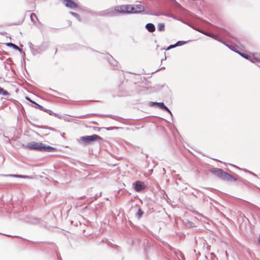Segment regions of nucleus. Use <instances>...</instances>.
<instances>
[{
	"label": "nucleus",
	"instance_id": "a211bd4d",
	"mask_svg": "<svg viewBox=\"0 0 260 260\" xmlns=\"http://www.w3.org/2000/svg\"><path fill=\"white\" fill-rule=\"evenodd\" d=\"M6 45L8 47H12L15 50H19L20 52L21 51L18 46L13 43H7Z\"/></svg>",
	"mask_w": 260,
	"mask_h": 260
},
{
	"label": "nucleus",
	"instance_id": "20e7f679",
	"mask_svg": "<svg viewBox=\"0 0 260 260\" xmlns=\"http://www.w3.org/2000/svg\"><path fill=\"white\" fill-rule=\"evenodd\" d=\"M42 144V142L32 141L27 143L26 147L29 150L41 151Z\"/></svg>",
	"mask_w": 260,
	"mask_h": 260
},
{
	"label": "nucleus",
	"instance_id": "6e6552de",
	"mask_svg": "<svg viewBox=\"0 0 260 260\" xmlns=\"http://www.w3.org/2000/svg\"><path fill=\"white\" fill-rule=\"evenodd\" d=\"M63 4L67 7L71 9H75L78 8V5L72 0H63Z\"/></svg>",
	"mask_w": 260,
	"mask_h": 260
},
{
	"label": "nucleus",
	"instance_id": "0eeeda50",
	"mask_svg": "<svg viewBox=\"0 0 260 260\" xmlns=\"http://www.w3.org/2000/svg\"><path fill=\"white\" fill-rule=\"evenodd\" d=\"M134 185V189L137 192H140L146 188V185L141 181H136Z\"/></svg>",
	"mask_w": 260,
	"mask_h": 260
},
{
	"label": "nucleus",
	"instance_id": "6ab92c4d",
	"mask_svg": "<svg viewBox=\"0 0 260 260\" xmlns=\"http://www.w3.org/2000/svg\"><path fill=\"white\" fill-rule=\"evenodd\" d=\"M136 9H137V13H140L143 12L145 10L143 6L141 5H137L135 6Z\"/></svg>",
	"mask_w": 260,
	"mask_h": 260
},
{
	"label": "nucleus",
	"instance_id": "423d86ee",
	"mask_svg": "<svg viewBox=\"0 0 260 260\" xmlns=\"http://www.w3.org/2000/svg\"><path fill=\"white\" fill-rule=\"evenodd\" d=\"M130 5H121L116 7L115 8V11L120 13L130 14Z\"/></svg>",
	"mask_w": 260,
	"mask_h": 260
},
{
	"label": "nucleus",
	"instance_id": "f8f14e48",
	"mask_svg": "<svg viewBox=\"0 0 260 260\" xmlns=\"http://www.w3.org/2000/svg\"><path fill=\"white\" fill-rule=\"evenodd\" d=\"M157 107L160 109L164 110V111L168 112L172 116V113L170 110L162 102H159L157 103Z\"/></svg>",
	"mask_w": 260,
	"mask_h": 260
},
{
	"label": "nucleus",
	"instance_id": "7ed1b4c3",
	"mask_svg": "<svg viewBox=\"0 0 260 260\" xmlns=\"http://www.w3.org/2000/svg\"><path fill=\"white\" fill-rule=\"evenodd\" d=\"M80 140L86 144H90L92 142L100 141L102 138L99 135L93 134L91 136H85L80 137Z\"/></svg>",
	"mask_w": 260,
	"mask_h": 260
},
{
	"label": "nucleus",
	"instance_id": "39448f33",
	"mask_svg": "<svg viewBox=\"0 0 260 260\" xmlns=\"http://www.w3.org/2000/svg\"><path fill=\"white\" fill-rule=\"evenodd\" d=\"M25 221L27 222H28L30 224H40L41 225L45 226H46V222H44L40 218H37L31 217V216L27 217L25 219Z\"/></svg>",
	"mask_w": 260,
	"mask_h": 260
},
{
	"label": "nucleus",
	"instance_id": "bb28decb",
	"mask_svg": "<svg viewBox=\"0 0 260 260\" xmlns=\"http://www.w3.org/2000/svg\"><path fill=\"white\" fill-rule=\"evenodd\" d=\"M130 14L131 13H137V9H136V8L135 6H133L131 5V8H130Z\"/></svg>",
	"mask_w": 260,
	"mask_h": 260
},
{
	"label": "nucleus",
	"instance_id": "ddd939ff",
	"mask_svg": "<svg viewBox=\"0 0 260 260\" xmlns=\"http://www.w3.org/2000/svg\"><path fill=\"white\" fill-rule=\"evenodd\" d=\"M219 37L225 39L226 37H231L229 32L223 29H218Z\"/></svg>",
	"mask_w": 260,
	"mask_h": 260
},
{
	"label": "nucleus",
	"instance_id": "f3484780",
	"mask_svg": "<svg viewBox=\"0 0 260 260\" xmlns=\"http://www.w3.org/2000/svg\"><path fill=\"white\" fill-rule=\"evenodd\" d=\"M0 176H6V177H16V178H23L27 177V176H23L21 175H15V174H8V175L0 174Z\"/></svg>",
	"mask_w": 260,
	"mask_h": 260
},
{
	"label": "nucleus",
	"instance_id": "8fccbe9b",
	"mask_svg": "<svg viewBox=\"0 0 260 260\" xmlns=\"http://www.w3.org/2000/svg\"><path fill=\"white\" fill-rule=\"evenodd\" d=\"M166 57H165V58L164 59V60H166ZM164 60V59H161V61L162 62V61Z\"/></svg>",
	"mask_w": 260,
	"mask_h": 260
},
{
	"label": "nucleus",
	"instance_id": "c756f323",
	"mask_svg": "<svg viewBox=\"0 0 260 260\" xmlns=\"http://www.w3.org/2000/svg\"><path fill=\"white\" fill-rule=\"evenodd\" d=\"M177 253H178V255L180 257H181L183 259H185V257L182 252L178 250V251L175 252V254H178Z\"/></svg>",
	"mask_w": 260,
	"mask_h": 260
},
{
	"label": "nucleus",
	"instance_id": "72a5a7b5",
	"mask_svg": "<svg viewBox=\"0 0 260 260\" xmlns=\"http://www.w3.org/2000/svg\"><path fill=\"white\" fill-rule=\"evenodd\" d=\"M25 99L26 100H27L28 101L30 102V103H31L32 104H35V103H36L35 101L31 100V99L30 98H29L28 96H26Z\"/></svg>",
	"mask_w": 260,
	"mask_h": 260
},
{
	"label": "nucleus",
	"instance_id": "09e8293b",
	"mask_svg": "<svg viewBox=\"0 0 260 260\" xmlns=\"http://www.w3.org/2000/svg\"><path fill=\"white\" fill-rule=\"evenodd\" d=\"M165 69V67H163L162 68H161L159 70H162V69Z\"/></svg>",
	"mask_w": 260,
	"mask_h": 260
},
{
	"label": "nucleus",
	"instance_id": "b1692460",
	"mask_svg": "<svg viewBox=\"0 0 260 260\" xmlns=\"http://www.w3.org/2000/svg\"><path fill=\"white\" fill-rule=\"evenodd\" d=\"M165 25L164 23H159L158 25L157 29L158 31H162L165 30Z\"/></svg>",
	"mask_w": 260,
	"mask_h": 260
},
{
	"label": "nucleus",
	"instance_id": "f704fd0d",
	"mask_svg": "<svg viewBox=\"0 0 260 260\" xmlns=\"http://www.w3.org/2000/svg\"><path fill=\"white\" fill-rule=\"evenodd\" d=\"M172 1L173 2H174V3H175V4H176V5L177 7H179V8H182V7L181 6V5H180L179 3H178L176 1V0H172Z\"/></svg>",
	"mask_w": 260,
	"mask_h": 260
},
{
	"label": "nucleus",
	"instance_id": "2eb2a0df",
	"mask_svg": "<svg viewBox=\"0 0 260 260\" xmlns=\"http://www.w3.org/2000/svg\"><path fill=\"white\" fill-rule=\"evenodd\" d=\"M147 30L150 32H153L155 30V25L151 23H147L145 26Z\"/></svg>",
	"mask_w": 260,
	"mask_h": 260
},
{
	"label": "nucleus",
	"instance_id": "e433bc0d",
	"mask_svg": "<svg viewBox=\"0 0 260 260\" xmlns=\"http://www.w3.org/2000/svg\"><path fill=\"white\" fill-rule=\"evenodd\" d=\"M28 44H29V47H30V48L31 51H32V48H35L36 47L31 42H29L28 43Z\"/></svg>",
	"mask_w": 260,
	"mask_h": 260
},
{
	"label": "nucleus",
	"instance_id": "49530a36",
	"mask_svg": "<svg viewBox=\"0 0 260 260\" xmlns=\"http://www.w3.org/2000/svg\"><path fill=\"white\" fill-rule=\"evenodd\" d=\"M106 128V129H107V130H108V131H109V130H110V129H112V127H107V128Z\"/></svg>",
	"mask_w": 260,
	"mask_h": 260
},
{
	"label": "nucleus",
	"instance_id": "1a4fd4ad",
	"mask_svg": "<svg viewBox=\"0 0 260 260\" xmlns=\"http://www.w3.org/2000/svg\"><path fill=\"white\" fill-rule=\"evenodd\" d=\"M56 148L49 145H45L43 143L42 145L41 152H54L56 151Z\"/></svg>",
	"mask_w": 260,
	"mask_h": 260
},
{
	"label": "nucleus",
	"instance_id": "9b49d317",
	"mask_svg": "<svg viewBox=\"0 0 260 260\" xmlns=\"http://www.w3.org/2000/svg\"><path fill=\"white\" fill-rule=\"evenodd\" d=\"M107 60L111 66L113 67L115 70H119V68L117 67L118 62L114 59L111 55H109V56L107 57Z\"/></svg>",
	"mask_w": 260,
	"mask_h": 260
},
{
	"label": "nucleus",
	"instance_id": "7c9ffc66",
	"mask_svg": "<svg viewBox=\"0 0 260 260\" xmlns=\"http://www.w3.org/2000/svg\"><path fill=\"white\" fill-rule=\"evenodd\" d=\"M158 102H150L149 104V105L151 107H157Z\"/></svg>",
	"mask_w": 260,
	"mask_h": 260
},
{
	"label": "nucleus",
	"instance_id": "aec40b11",
	"mask_svg": "<svg viewBox=\"0 0 260 260\" xmlns=\"http://www.w3.org/2000/svg\"><path fill=\"white\" fill-rule=\"evenodd\" d=\"M219 32H218V31L217 30L216 31V34H213L212 33L211 34V38L215 39V40H216L218 41H220L221 42V41L219 39Z\"/></svg>",
	"mask_w": 260,
	"mask_h": 260
},
{
	"label": "nucleus",
	"instance_id": "a19ab883",
	"mask_svg": "<svg viewBox=\"0 0 260 260\" xmlns=\"http://www.w3.org/2000/svg\"><path fill=\"white\" fill-rule=\"evenodd\" d=\"M198 31L200 32H201V33H202L203 34V33H204V30H202L201 29H200V30H198Z\"/></svg>",
	"mask_w": 260,
	"mask_h": 260
},
{
	"label": "nucleus",
	"instance_id": "79ce46f5",
	"mask_svg": "<svg viewBox=\"0 0 260 260\" xmlns=\"http://www.w3.org/2000/svg\"><path fill=\"white\" fill-rule=\"evenodd\" d=\"M167 246H168V248L169 249H170V250H172L173 249V247L171 246H170V245L167 244Z\"/></svg>",
	"mask_w": 260,
	"mask_h": 260
},
{
	"label": "nucleus",
	"instance_id": "de8ad7c7",
	"mask_svg": "<svg viewBox=\"0 0 260 260\" xmlns=\"http://www.w3.org/2000/svg\"><path fill=\"white\" fill-rule=\"evenodd\" d=\"M208 32L206 31H204V33H203V34L204 35H206V34H207Z\"/></svg>",
	"mask_w": 260,
	"mask_h": 260
},
{
	"label": "nucleus",
	"instance_id": "c9c22d12",
	"mask_svg": "<svg viewBox=\"0 0 260 260\" xmlns=\"http://www.w3.org/2000/svg\"><path fill=\"white\" fill-rule=\"evenodd\" d=\"M89 114H86L84 115H81V116H73L74 117H78V118H83L86 117V116L88 115Z\"/></svg>",
	"mask_w": 260,
	"mask_h": 260
},
{
	"label": "nucleus",
	"instance_id": "473e14b6",
	"mask_svg": "<svg viewBox=\"0 0 260 260\" xmlns=\"http://www.w3.org/2000/svg\"><path fill=\"white\" fill-rule=\"evenodd\" d=\"M176 44H173V45H170L167 49V50H170L171 49H172V48H174L175 47H176Z\"/></svg>",
	"mask_w": 260,
	"mask_h": 260
},
{
	"label": "nucleus",
	"instance_id": "393cba45",
	"mask_svg": "<svg viewBox=\"0 0 260 260\" xmlns=\"http://www.w3.org/2000/svg\"><path fill=\"white\" fill-rule=\"evenodd\" d=\"M0 94L7 95H9V93L7 90H4L2 87L0 86Z\"/></svg>",
	"mask_w": 260,
	"mask_h": 260
},
{
	"label": "nucleus",
	"instance_id": "9d476101",
	"mask_svg": "<svg viewBox=\"0 0 260 260\" xmlns=\"http://www.w3.org/2000/svg\"><path fill=\"white\" fill-rule=\"evenodd\" d=\"M114 11L112 10L107 9L106 10L99 12L98 14L102 16H111L114 14Z\"/></svg>",
	"mask_w": 260,
	"mask_h": 260
},
{
	"label": "nucleus",
	"instance_id": "dca6fc26",
	"mask_svg": "<svg viewBox=\"0 0 260 260\" xmlns=\"http://www.w3.org/2000/svg\"><path fill=\"white\" fill-rule=\"evenodd\" d=\"M160 15H164V16H166L167 17H170V18H173L174 19L181 21L182 22H183V23H184L185 24H186V23L185 21L181 20L180 18H178L177 16H175L174 15H173L172 14H170V13H160Z\"/></svg>",
	"mask_w": 260,
	"mask_h": 260
},
{
	"label": "nucleus",
	"instance_id": "37998d69",
	"mask_svg": "<svg viewBox=\"0 0 260 260\" xmlns=\"http://www.w3.org/2000/svg\"><path fill=\"white\" fill-rule=\"evenodd\" d=\"M211 34H212V33L208 32L207 34H206V36H208V37H211Z\"/></svg>",
	"mask_w": 260,
	"mask_h": 260
},
{
	"label": "nucleus",
	"instance_id": "ea45409f",
	"mask_svg": "<svg viewBox=\"0 0 260 260\" xmlns=\"http://www.w3.org/2000/svg\"><path fill=\"white\" fill-rule=\"evenodd\" d=\"M194 17L196 19H198L199 20H202V21H204V20H203L202 19L200 18V17H199L198 16H197V15H194Z\"/></svg>",
	"mask_w": 260,
	"mask_h": 260
},
{
	"label": "nucleus",
	"instance_id": "c85d7f7f",
	"mask_svg": "<svg viewBox=\"0 0 260 260\" xmlns=\"http://www.w3.org/2000/svg\"><path fill=\"white\" fill-rule=\"evenodd\" d=\"M143 211L141 209L139 208L137 214H136V215H137V217L138 218H140L141 217V216L143 215Z\"/></svg>",
	"mask_w": 260,
	"mask_h": 260
},
{
	"label": "nucleus",
	"instance_id": "a18cd8bd",
	"mask_svg": "<svg viewBox=\"0 0 260 260\" xmlns=\"http://www.w3.org/2000/svg\"><path fill=\"white\" fill-rule=\"evenodd\" d=\"M258 243L259 245H260V235H259L258 238Z\"/></svg>",
	"mask_w": 260,
	"mask_h": 260
},
{
	"label": "nucleus",
	"instance_id": "2f4dec72",
	"mask_svg": "<svg viewBox=\"0 0 260 260\" xmlns=\"http://www.w3.org/2000/svg\"><path fill=\"white\" fill-rule=\"evenodd\" d=\"M186 24H187L188 25H189L190 27H191V28H192L194 30H196L197 31H198V30H200V28H197L196 27H194L193 26V25H191L190 24H189L188 23H186Z\"/></svg>",
	"mask_w": 260,
	"mask_h": 260
},
{
	"label": "nucleus",
	"instance_id": "4be33fe9",
	"mask_svg": "<svg viewBox=\"0 0 260 260\" xmlns=\"http://www.w3.org/2000/svg\"><path fill=\"white\" fill-rule=\"evenodd\" d=\"M189 41H179L177 42L176 44V47L177 46H181L182 45H183L188 42Z\"/></svg>",
	"mask_w": 260,
	"mask_h": 260
},
{
	"label": "nucleus",
	"instance_id": "4468645a",
	"mask_svg": "<svg viewBox=\"0 0 260 260\" xmlns=\"http://www.w3.org/2000/svg\"><path fill=\"white\" fill-rule=\"evenodd\" d=\"M45 49H42L41 46H36L35 48H32V54L34 55H37L38 53H41Z\"/></svg>",
	"mask_w": 260,
	"mask_h": 260
},
{
	"label": "nucleus",
	"instance_id": "58836bf2",
	"mask_svg": "<svg viewBox=\"0 0 260 260\" xmlns=\"http://www.w3.org/2000/svg\"><path fill=\"white\" fill-rule=\"evenodd\" d=\"M161 13H150L151 15H154V16H159V15H160V14Z\"/></svg>",
	"mask_w": 260,
	"mask_h": 260
},
{
	"label": "nucleus",
	"instance_id": "f03ea898",
	"mask_svg": "<svg viewBox=\"0 0 260 260\" xmlns=\"http://www.w3.org/2000/svg\"><path fill=\"white\" fill-rule=\"evenodd\" d=\"M210 172L217 176L218 177L223 179V180L228 181H236L237 178L232 176L227 172L224 171L222 169L219 168H213L210 170Z\"/></svg>",
	"mask_w": 260,
	"mask_h": 260
},
{
	"label": "nucleus",
	"instance_id": "a878e982",
	"mask_svg": "<svg viewBox=\"0 0 260 260\" xmlns=\"http://www.w3.org/2000/svg\"><path fill=\"white\" fill-rule=\"evenodd\" d=\"M43 111L47 112L50 115H54L55 116H57V114L56 113H54L53 111H52L50 110L47 109L45 108V110H44Z\"/></svg>",
	"mask_w": 260,
	"mask_h": 260
},
{
	"label": "nucleus",
	"instance_id": "c03bdc74",
	"mask_svg": "<svg viewBox=\"0 0 260 260\" xmlns=\"http://www.w3.org/2000/svg\"><path fill=\"white\" fill-rule=\"evenodd\" d=\"M188 223H189V225L190 226H193V223L192 222L189 221L188 222Z\"/></svg>",
	"mask_w": 260,
	"mask_h": 260
},
{
	"label": "nucleus",
	"instance_id": "cd10ccee",
	"mask_svg": "<svg viewBox=\"0 0 260 260\" xmlns=\"http://www.w3.org/2000/svg\"><path fill=\"white\" fill-rule=\"evenodd\" d=\"M35 105H36L35 108L40 109L41 111L45 110V108H44L42 106L38 104L36 102L35 103Z\"/></svg>",
	"mask_w": 260,
	"mask_h": 260
},
{
	"label": "nucleus",
	"instance_id": "f257e3e1",
	"mask_svg": "<svg viewBox=\"0 0 260 260\" xmlns=\"http://www.w3.org/2000/svg\"><path fill=\"white\" fill-rule=\"evenodd\" d=\"M224 44L228 48L233 50L234 51L238 53L241 56L245 58V59L250 60L251 62L253 63H259V65H258L260 67V53H253L252 55H248L243 52H241L238 51V50L235 49V47L232 45H229Z\"/></svg>",
	"mask_w": 260,
	"mask_h": 260
},
{
	"label": "nucleus",
	"instance_id": "412c9836",
	"mask_svg": "<svg viewBox=\"0 0 260 260\" xmlns=\"http://www.w3.org/2000/svg\"><path fill=\"white\" fill-rule=\"evenodd\" d=\"M70 13L78 20L79 21H81V18L78 14L73 12H70Z\"/></svg>",
	"mask_w": 260,
	"mask_h": 260
},
{
	"label": "nucleus",
	"instance_id": "4c0bfd02",
	"mask_svg": "<svg viewBox=\"0 0 260 260\" xmlns=\"http://www.w3.org/2000/svg\"><path fill=\"white\" fill-rule=\"evenodd\" d=\"M49 90H50V91H52V92H54V93H56V94H57L58 95H60L61 94L60 93L58 92V91H57L56 90H53V89H52L51 88L49 89Z\"/></svg>",
	"mask_w": 260,
	"mask_h": 260
},
{
	"label": "nucleus",
	"instance_id": "5701e85b",
	"mask_svg": "<svg viewBox=\"0 0 260 260\" xmlns=\"http://www.w3.org/2000/svg\"><path fill=\"white\" fill-rule=\"evenodd\" d=\"M30 19L32 22H35V20H38L37 16L35 13H31L30 16Z\"/></svg>",
	"mask_w": 260,
	"mask_h": 260
}]
</instances>
